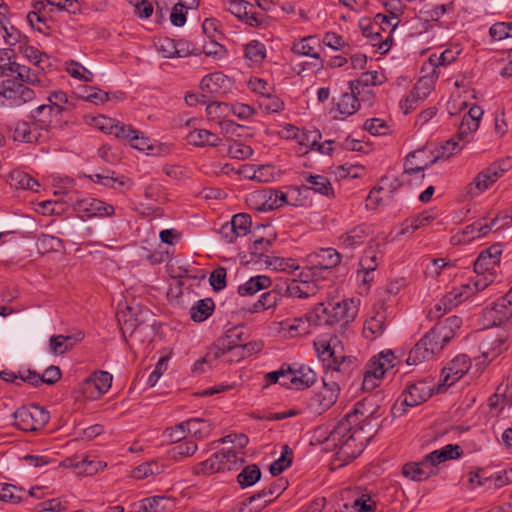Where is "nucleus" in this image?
Listing matches in <instances>:
<instances>
[{
	"label": "nucleus",
	"mask_w": 512,
	"mask_h": 512,
	"mask_svg": "<svg viewBox=\"0 0 512 512\" xmlns=\"http://www.w3.org/2000/svg\"><path fill=\"white\" fill-rule=\"evenodd\" d=\"M340 387L337 382L323 379V387L309 400V408L315 414H322L337 401Z\"/></svg>",
	"instance_id": "nucleus-7"
},
{
	"label": "nucleus",
	"mask_w": 512,
	"mask_h": 512,
	"mask_svg": "<svg viewBox=\"0 0 512 512\" xmlns=\"http://www.w3.org/2000/svg\"><path fill=\"white\" fill-rule=\"evenodd\" d=\"M76 209L83 217H111L115 213V208L111 204L95 198H86L79 200Z\"/></svg>",
	"instance_id": "nucleus-12"
},
{
	"label": "nucleus",
	"mask_w": 512,
	"mask_h": 512,
	"mask_svg": "<svg viewBox=\"0 0 512 512\" xmlns=\"http://www.w3.org/2000/svg\"><path fill=\"white\" fill-rule=\"evenodd\" d=\"M352 512H375L376 502L368 494H362L355 499L352 506Z\"/></svg>",
	"instance_id": "nucleus-60"
},
{
	"label": "nucleus",
	"mask_w": 512,
	"mask_h": 512,
	"mask_svg": "<svg viewBox=\"0 0 512 512\" xmlns=\"http://www.w3.org/2000/svg\"><path fill=\"white\" fill-rule=\"evenodd\" d=\"M318 358L324 365L336 372H345L352 363V358L345 353L344 345L338 337L319 338L314 341Z\"/></svg>",
	"instance_id": "nucleus-4"
},
{
	"label": "nucleus",
	"mask_w": 512,
	"mask_h": 512,
	"mask_svg": "<svg viewBox=\"0 0 512 512\" xmlns=\"http://www.w3.org/2000/svg\"><path fill=\"white\" fill-rule=\"evenodd\" d=\"M0 95L12 106H20L34 99L35 93L27 86L13 80H5L0 84Z\"/></svg>",
	"instance_id": "nucleus-9"
},
{
	"label": "nucleus",
	"mask_w": 512,
	"mask_h": 512,
	"mask_svg": "<svg viewBox=\"0 0 512 512\" xmlns=\"http://www.w3.org/2000/svg\"><path fill=\"white\" fill-rule=\"evenodd\" d=\"M358 300L332 299L318 303L309 313L308 319L316 326H332L342 322L348 324L358 314Z\"/></svg>",
	"instance_id": "nucleus-2"
},
{
	"label": "nucleus",
	"mask_w": 512,
	"mask_h": 512,
	"mask_svg": "<svg viewBox=\"0 0 512 512\" xmlns=\"http://www.w3.org/2000/svg\"><path fill=\"white\" fill-rule=\"evenodd\" d=\"M197 448L198 446L194 440L180 442L172 448V457L177 458L191 456L197 451Z\"/></svg>",
	"instance_id": "nucleus-61"
},
{
	"label": "nucleus",
	"mask_w": 512,
	"mask_h": 512,
	"mask_svg": "<svg viewBox=\"0 0 512 512\" xmlns=\"http://www.w3.org/2000/svg\"><path fill=\"white\" fill-rule=\"evenodd\" d=\"M420 154H421V152L419 151V152L410 153L407 156L405 166H404V174L405 175H407V176L415 175V177L419 178V179L424 178L423 171L426 167H428V165H419V164H414V162H413V159H415Z\"/></svg>",
	"instance_id": "nucleus-59"
},
{
	"label": "nucleus",
	"mask_w": 512,
	"mask_h": 512,
	"mask_svg": "<svg viewBox=\"0 0 512 512\" xmlns=\"http://www.w3.org/2000/svg\"><path fill=\"white\" fill-rule=\"evenodd\" d=\"M39 130L41 129L35 120L32 123L19 121L14 126L13 139L26 143L36 142L41 136Z\"/></svg>",
	"instance_id": "nucleus-25"
},
{
	"label": "nucleus",
	"mask_w": 512,
	"mask_h": 512,
	"mask_svg": "<svg viewBox=\"0 0 512 512\" xmlns=\"http://www.w3.org/2000/svg\"><path fill=\"white\" fill-rule=\"evenodd\" d=\"M245 56L252 63H260L266 57L264 44L256 40L250 41L245 46Z\"/></svg>",
	"instance_id": "nucleus-55"
},
{
	"label": "nucleus",
	"mask_w": 512,
	"mask_h": 512,
	"mask_svg": "<svg viewBox=\"0 0 512 512\" xmlns=\"http://www.w3.org/2000/svg\"><path fill=\"white\" fill-rule=\"evenodd\" d=\"M316 40L311 37L302 38L292 46V51L300 56H309L312 58H319V54L315 50Z\"/></svg>",
	"instance_id": "nucleus-49"
},
{
	"label": "nucleus",
	"mask_w": 512,
	"mask_h": 512,
	"mask_svg": "<svg viewBox=\"0 0 512 512\" xmlns=\"http://www.w3.org/2000/svg\"><path fill=\"white\" fill-rule=\"evenodd\" d=\"M65 108H57L53 105H40L32 111V119L35 120L41 130L47 131L48 129L55 127L59 121L60 116Z\"/></svg>",
	"instance_id": "nucleus-14"
},
{
	"label": "nucleus",
	"mask_w": 512,
	"mask_h": 512,
	"mask_svg": "<svg viewBox=\"0 0 512 512\" xmlns=\"http://www.w3.org/2000/svg\"><path fill=\"white\" fill-rule=\"evenodd\" d=\"M471 360L465 354H459L443 367L438 384V392L459 381L471 368Z\"/></svg>",
	"instance_id": "nucleus-6"
},
{
	"label": "nucleus",
	"mask_w": 512,
	"mask_h": 512,
	"mask_svg": "<svg viewBox=\"0 0 512 512\" xmlns=\"http://www.w3.org/2000/svg\"><path fill=\"white\" fill-rule=\"evenodd\" d=\"M306 187L316 193L326 196L333 194L330 181L322 175H310L306 178Z\"/></svg>",
	"instance_id": "nucleus-45"
},
{
	"label": "nucleus",
	"mask_w": 512,
	"mask_h": 512,
	"mask_svg": "<svg viewBox=\"0 0 512 512\" xmlns=\"http://www.w3.org/2000/svg\"><path fill=\"white\" fill-rule=\"evenodd\" d=\"M19 51L29 62L33 63L36 68L44 71L46 64L49 62V56L47 54L29 45H20Z\"/></svg>",
	"instance_id": "nucleus-39"
},
{
	"label": "nucleus",
	"mask_w": 512,
	"mask_h": 512,
	"mask_svg": "<svg viewBox=\"0 0 512 512\" xmlns=\"http://www.w3.org/2000/svg\"><path fill=\"white\" fill-rule=\"evenodd\" d=\"M129 143L131 147L145 152L147 155L154 154V151L159 149V147L155 145L148 137H145L137 130H135Z\"/></svg>",
	"instance_id": "nucleus-50"
},
{
	"label": "nucleus",
	"mask_w": 512,
	"mask_h": 512,
	"mask_svg": "<svg viewBox=\"0 0 512 512\" xmlns=\"http://www.w3.org/2000/svg\"><path fill=\"white\" fill-rule=\"evenodd\" d=\"M84 338L82 332L74 335H55L49 339V352L53 355H63L71 350L74 345Z\"/></svg>",
	"instance_id": "nucleus-24"
},
{
	"label": "nucleus",
	"mask_w": 512,
	"mask_h": 512,
	"mask_svg": "<svg viewBox=\"0 0 512 512\" xmlns=\"http://www.w3.org/2000/svg\"><path fill=\"white\" fill-rule=\"evenodd\" d=\"M466 293L461 288L454 289L453 291L447 293L443 298L435 305V309L437 311L441 310V305H444V312L451 310L460 304L463 300L467 299L465 297Z\"/></svg>",
	"instance_id": "nucleus-47"
},
{
	"label": "nucleus",
	"mask_w": 512,
	"mask_h": 512,
	"mask_svg": "<svg viewBox=\"0 0 512 512\" xmlns=\"http://www.w3.org/2000/svg\"><path fill=\"white\" fill-rule=\"evenodd\" d=\"M261 477V471L257 465L246 466L241 473L238 474L237 480L242 487L254 485Z\"/></svg>",
	"instance_id": "nucleus-52"
},
{
	"label": "nucleus",
	"mask_w": 512,
	"mask_h": 512,
	"mask_svg": "<svg viewBox=\"0 0 512 512\" xmlns=\"http://www.w3.org/2000/svg\"><path fill=\"white\" fill-rule=\"evenodd\" d=\"M502 249L499 244L492 245L482 251L474 263V271L479 273L493 272L500 262Z\"/></svg>",
	"instance_id": "nucleus-18"
},
{
	"label": "nucleus",
	"mask_w": 512,
	"mask_h": 512,
	"mask_svg": "<svg viewBox=\"0 0 512 512\" xmlns=\"http://www.w3.org/2000/svg\"><path fill=\"white\" fill-rule=\"evenodd\" d=\"M227 81L224 74L215 72L204 76L200 82V87L203 91L208 93H216L220 88L225 86Z\"/></svg>",
	"instance_id": "nucleus-46"
},
{
	"label": "nucleus",
	"mask_w": 512,
	"mask_h": 512,
	"mask_svg": "<svg viewBox=\"0 0 512 512\" xmlns=\"http://www.w3.org/2000/svg\"><path fill=\"white\" fill-rule=\"evenodd\" d=\"M217 461L216 455L214 454L209 459L198 463L194 468L193 472L196 475H210L216 472H220L218 464L215 462Z\"/></svg>",
	"instance_id": "nucleus-64"
},
{
	"label": "nucleus",
	"mask_w": 512,
	"mask_h": 512,
	"mask_svg": "<svg viewBox=\"0 0 512 512\" xmlns=\"http://www.w3.org/2000/svg\"><path fill=\"white\" fill-rule=\"evenodd\" d=\"M350 92L343 93L337 103V108L341 114L352 115L360 107L359 101L356 97V92L359 93L357 85L354 82H350Z\"/></svg>",
	"instance_id": "nucleus-29"
},
{
	"label": "nucleus",
	"mask_w": 512,
	"mask_h": 512,
	"mask_svg": "<svg viewBox=\"0 0 512 512\" xmlns=\"http://www.w3.org/2000/svg\"><path fill=\"white\" fill-rule=\"evenodd\" d=\"M227 153L233 159L245 160L252 156L253 149L241 142L231 141L228 145Z\"/></svg>",
	"instance_id": "nucleus-58"
},
{
	"label": "nucleus",
	"mask_w": 512,
	"mask_h": 512,
	"mask_svg": "<svg viewBox=\"0 0 512 512\" xmlns=\"http://www.w3.org/2000/svg\"><path fill=\"white\" fill-rule=\"evenodd\" d=\"M433 355L434 353L430 351L427 341L423 336L410 350L407 358V364L417 365L425 360L431 359Z\"/></svg>",
	"instance_id": "nucleus-37"
},
{
	"label": "nucleus",
	"mask_w": 512,
	"mask_h": 512,
	"mask_svg": "<svg viewBox=\"0 0 512 512\" xmlns=\"http://www.w3.org/2000/svg\"><path fill=\"white\" fill-rule=\"evenodd\" d=\"M66 71L71 77L83 82H92L94 78L91 71L73 60L67 62Z\"/></svg>",
	"instance_id": "nucleus-54"
},
{
	"label": "nucleus",
	"mask_w": 512,
	"mask_h": 512,
	"mask_svg": "<svg viewBox=\"0 0 512 512\" xmlns=\"http://www.w3.org/2000/svg\"><path fill=\"white\" fill-rule=\"evenodd\" d=\"M111 384L112 376L108 372L99 371L83 382L81 391L87 399L94 400L105 394Z\"/></svg>",
	"instance_id": "nucleus-11"
},
{
	"label": "nucleus",
	"mask_w": 512,
	"mask_h": 512,
	"mask_svg": "<svg viewBox=\"0 0 512 512\" xmlns=\"http://www.w3.org/2000/svg\"><path fill=\"white\" fill-rule=\"evenodd\" d=\"M431 92V85L428 79H420L410 94L401 103V108L405 114L413 110L417 104L426 99Z\"/></svg>",
	"instance_id": "nucleus-22"
},
{
	"label": "nucleus",
	"mask_w": 512,
	"mask_h": 512,
	"mask_svg": "<svg viewBox=\"0 0 512 512\" xmlns=\"http://www.w3.org/2000/svg\"><path fill=\"white\" fill-rule=\"evenodd\" d=\"M237 337L236 331H230L224 337L220 338L219 341H227L228 346H230V348H226V353H232L238 358H244L250 355L255 350L256 344H238L236 341Z\"/></svg>",
	"instance_id": "nucleus-33"
},
{
	"label": "nucleus",
	"mask_w": 512,
	"mask_h": 512,
	"mask_svg": "<svg viewBox=\"0 0 512 512\" xmlns=\"http://www.w3.org/2000/svg\"><path fill=\"white\" fill-rule=\"evenodd\" d=\"M433 385L427 381L410 384L402 394V403L408 407L417 406L427 401L432 395Z\"/></svg>",
	"instance_id": "nucleus-13"
},
{
	"label": "nucleus",
	"mask_w": 512,
	"mask_h": 512,
	"mask_svg": "<svg viewBox=\"0 0 512 512\" xmlns=\"http://www.w3.org/2000/svg\"><path fill=\"white\" fill-rule=\"evenodd\" d=\"M370 229L368 226L361 224L355 226L351 230L343 233L339 237V245L342 249L354 250L360 246L369 236Z\"/></svg>",
	"instance_id": "nucleus-20"
},
{
	"label": "nucleus",
	"mask_w": 512,
	"mask_h": 512,
	"mask_svg": "<svg viewBox=\"0 0 512 512\" xmlns=\"http://www.w3.org/2000/svg\"><path fill=\"white\" fill-rule=\"evenodd\" d=\"M155 47L157 51L164 58H174L175 57V40L170 39L168 37L158 38L155 42Z\"/></svg>",
	"instance_id": "nucleus-62"
},
{
	"label": "nucleus",
	"mask_w": 512,
	"mask_h": 512,
	"mask_svg": "<svg viewBox=\"0 0 512 512\" xmlns=\"http://www.w3.org/2000/svg\"><path fill=\"white\" fill-rule=\"evenodd\" d=\"M164 469L165 466L162 463L152 460L142 463L136 468H134L131 473V476L137 480H142L150 476L158 475L162 473Z\"/></svg>",
	"instance_id": "nucleus-40"
},
{
	"label": "nucleus",
	"mask_w": 512,
	"mask_h": 512,
	"mask_svg": "<svg viewBox=\"0 0 512 512\" xmlns=\"http://www.w3.org/2000/svg\"><path fill=\"white\" fill-rule=\"evenodd\" d=\"M143 322L144 319L134 314L131 307H128L127 311L122 312L119 316V323L124 335L126 333L133 334L135 330L143 324Z\"/></svg>",
	"instance_id": "nucleus-43"
},
{
	"label": "nucleus",
	"mask_w": 512,
	"mask_h": 512,
	"mask_svg": "<svg viewBox=\"0 0 512 512\" xmlns=\"http://www.w3.org/2000/svg\"><path fill=\"white\" fill-rule=\"evenodd\" d=\"M399 186V183H398V180L397 179H392L390 180L389 178H382L381 179V182H380V185L373 188L369 195H368V200L369 201H374L375 203L379 204V203H382L385 199L384 197H379V194L381 192H386V198H389L390 197V194L395 191Z\"/></svg>",
	"instance_id": "nucleus-41"
},
{
	"label": "nucleus",
	"mask_w": 512,
	"mask_h": 512,
	"mask_svg": "<svg viewBox=\"0 0 512 512\" xmlns=\"http://www.w3.org/2000/svg\"><path fill=\"white\" fill-rule=\"evenodd\" d=\"M0 34L5 45L12 47L20 42L21 33L10 25L8 17L4 12H0Z\"/></svg>",
	"instance_id": "nucleus-36"
},
{
	"label": "nucleus",
	"mask_w": 512,
	"mask_h": 512,
	"mask_svg": "<svg viewBox=\"0 0 512 512\" xmlns=\"http://www.w3.org/2000/svg\"><path fill=\"white\" fill-rule=\"evenodd\" d=\"M24 490L8 483H0V501L5 503H19L22 501Z\"/></svg>",
	"instance_id": "nucleus-48"
},
{
	"label": "nucleus",
	"mask_w": 512,
	"mask_h": 512,
	"mask_svg": "<svg viewBox=\"0 0 512 512\" xmlns=\"http://www.w3.org/2000/svg\"><path fill=\"white\" fill-rule=\"evenodd\" d=\"M312 324L308 319V314L303 317L294 319H286L279 323L280 332L289 335L290 337H296L301 334L308 332L309 326Z\"/></svg>",
	"instance_id": "nucleus-27"
},
{
	"label": "nucleus",
	"mask_w": 512,
	"mask_h": 512,
	"mask_svg": "<svg viewBox=\"0 0 512 512\" xmlns=\"http://www.w3.org/2000/svg\"><path fill=\"white\" fill-rule=\"evenodd\" d=\"M358 411L346 415L339 421L326 438L327 447L333 449L338 460L348 463L356 458L363 450L361 428L357 427Z\"/></svg>",
	"instance_id": "nucleus-1"
},
{
	"label": "nucleus",
	"mask_w": 512,
	"mask_h": 512,
	"mask_svg": "<svg viewBox=\"0 0 512 512\" xmlns=\"http://www.w3.org/2000/svg\"><path fill=\"white\" fill-rule=\"evenodd\" d=\"M459 455L460 447L449 444L426 455L421 462L405 464L402 468V474L410 480L423 481L436 473L435 468L438 464L455 459Z\"/></svg>",
	"instance_id": "nucleus-3"
},
{
	"label": "nucleus",
	"mask_w": 512,
	"mask_h": 512,
	"mask_svg": "<svg viewBox=\"0 0 512 512\" xmlns=\"http://www.w3.org/2000/svg\"><path fill=\"white\" fill-rule=\"evenodd\" d=\"M475 273L476 276L473 279L461 286L466 293L465 297L469 298L474 293L485 289L495 280L494 272Z\"/></svg>",
	"instance_id": "nucleus-31"
},
{
	"label": "nucleus",
	"mask_w": 512,
	"mask_h": 512,
	"mask_svg": "<svg viewBox=\"0 0 512 512\" xmlns=\"http://www.w3.org/2000/svg\"><path fill=\"white\" fill-rule=\"evenodd\" d=\"M287 292L292 297L308 298L317 292V287L312 282L293 280L287 286Z\"/></svg>",
	"instance_id": "nucleus-42"
},
{
	"label": "nucleus",
	"mask_w": 512,
	"mask_h": 512,
	"mask_svg": "<svg viewBox=\"0 0 512 512\" xmlns=\"http://www.w3.org/2000/svg\"><path fill=\"white\" fill-rule=\"evenodd\" d=\"M1 76H9L16 73L18 78L33 86L46 87L49 85V79L40 69H31L17 62H9L5 66H0Z\"/></svg>",
	"instance_id": "nucleus-8"
},
{
	"label": "nucleus",
	"mask_w": 512,
	"mask_h": 512,
	"mask_svg": "<svg viewBox=\"0 0 512 512\" xmlns=\"http://www.w3.org/2000/svg\"><path fill=\"white\" fill-rule=\"evenodd\" d=\"M424 338L427 341L430 351L434 354L440 352L444 348L445 344L451 340L449 338V331L445 328L439 327L438 325L426 333Z\"/></svg>",
	"instance_id": "nucleus-28"
},
{
	"label": "nucleus",
	"mask_w": 512,
	"mask_h": 512,
	"mask_svg": "<svg viewBox=\"0 0 512 512\" xmlns=\"http://www.w3.org/2000/svg\"><path fill=\"white\" fill-rule=\"evenodd\" d=\"M186 434H191L195 440L207 437L211 432V424L200 418H193L183 422Z\"/></svg>",
	"instance_id": "nucleus-38"
},
{
	"label": "nucleus",
	"mask_w": 512,
	"mask_h": 512,
	"mask_svg": "<svg viewBox=\"0 0 512 512\" xmlns=\"http://www.w3.org/2000/svg\"><path fill=\"white\" fill-rule=\"evenodd\" d=\"M258 104L266 113H279L284 109V102L271 93L266 97L259 98Z\"/></svg>",
	"instance_id": "nucleus-57"
},
{
	"label": "nucleus",
	"mask_w": 512,
	"mask_h": 512,
	"mask_svg": "<svg viewBox=\"0 0 512 512\" xmlns=\"http://www.w3.org/2000/svg\"><path fill=\"white\" fill-rule=\"evenodd\" d=\"M292 462V451L288 445L282 446V452L280 458L275 460L270 465V472L273 476L281 474L286 468L290 466Z\"/></svg>",
	"instance_id": "nucleus-53"
},
{
	"label": "nucleus",
	"mask_w": 512,
	"mask_h": 512,
	"mask_svg": "<svg viewBox=\"0 0 512 512\" xmlns=\"http://www.w3.org/2000/svg\"><path fill=\"white\" fill-rule=\"evenodd\" d=\"M230 224L236 231V236L243 237L250 231L251 218L248 214L240 213L232 217Z\"/></svg>",
	"instance_id": "nucleus-56"
},
{
	"label": "nucleus",
	"mask_w": 512,
	"mask_h": 512,
	"mask_svg": "<svg viewBox=\"0 0 512 512\" xmlns=\"http://www.w3.org/2000/svg\"><path fill=\"white\" fill-rule=\"evenodd\" d=\"M477 127H475V124L473 122H465V121H461L460 123V126H459V130H458V134H457V139L458 141L456 140V138H452L450 140H448L442 147H441V152L439 153V155H437L432 161L431 163H434L436 162L440 157L441 158H448L450 157L451 155L457 153V151H460L464 145L460 146L459 145V142L460 141H464V143H468L471 141V136L474 132L477 131Z\"/></svg>",
	"instance_id": "nucleus-10"
},
{
	"label": "nucleus",
	"mask_w": 512,
	"mask_h": 512,
	"mask_svg": "<svg viewBox=\"0 0 512 512\" xmlns=\"http://www.w3.org/2000/svg\"><path fill=\"white\" fill-rule=\"evenodd\" d=\"M266 195L267 193H265V189L253 191L247 195L246 203L251 209L260 212H265L264 206L266 201Z\"/></svg>",
	"instance_id": "nucleus-63"
},
{
	"label": "nucleus",
	"mask_w": 512,
	"mask_h": 512,
	"mask_svg": "<svg viewBox=\"0 0 512 512\" xmlns=\"http://www.w3.org/2000/svg\"><path fill=\"white\" fill-rule=\"evenodd\" d=\"M308 262L315 268L331 269L341 261V255L333 248H322L308 255Z\"/></svg>",
	"instance_id": "nucleus-19"
},
{
	"label": "nucleus",
	"mask_w": 512,
	"mask_h": 512,
	"mask_svg": "<svg viewBox=\"0 0 512 512\" xmlns=\"http://www.w3.org/2000/svg\"><path fill=\"white\" fill-rule=\"evenodd\" d=\"M484 316L492 325H502L512 317V303L506 298L501 297L491 308L485 310Z\"/></svg>",
	"instance_id": "nucleus-17"
},
{
	"label": "nucleus",
	"mask_w": 512,
	"mask_h": 512,
	"mask_svg": "<svg viewBox=\"0 0 512 512\" xmlns=\"http://www.w3.org/2000/svg\"><path fill=\"white\" fill-rule=\"evenodd\" d=\"M385 330V315L377 311L364 323L363 334L367 339L373 340L380 337Z\"/></svg>",
	"instance_id": "nucleus-30"
},
{
	"label": "nucleus",
	"mask_w": 512,
	"mask_h": 512,
	"mask_svg": "<svg viewBox=\"0 0 512 512\" xmlns=\"http://www.w3.org/2000/svg\"><path fill=\"white\" fill-rule=\"evenodd\" d=\"M214 302L210 298L199 300L190 309V317L195 322L206 320L213 312Z\"/></svg>",
	"instance_id": "nucleus-44"
},
{
	"label": "nucleus",
	"mask_w": 512,
	"mask_h": 512,
	"mask_svg": "<svg viewBox=\"0 0 512 512\" xmlns=\"http://www.w3.org/2000/svg\"><path fill=\"white\" fill-rule=\"evenodd\" d=\"M139 512H163L173 506V501L164 496L145 498L137 505Z\"/></svg>",
	"instance_id": "nucleus-35"
},
{
	"label": "nucleus",
	"mask_w": 512,
	"mask_h": 512,
	"mask_svg": "<svg viewBox=\"0 0 512 512\" xmlns=\"http://www.w3.org/2000/svg\"><path fill=\"white\" fill-rule=\"evenodd\" d=\"M186 140L189 144L197 147H216L220 145L221 138L206 129H195L188 133Z\"/></svg>",
	"instance_id": "nucleus-26"
},
{
	"label": "nucleus",
	"mask_w": 512,
	"mask_h": 512,
	"mask_svg": "<svg viewBox=\"0 0 512 512\" xmlns=\"http://www.w3.org/2000/svg\"><path fill=\"white\" fill-rule=\"evenodd\" d=\"M15 425L23 431H37L49 421L48 412L37 405L24 406L14 412Z\"/></svg>",
	"instance_id": "nucleus-5"
},
{
	"label": "nucleus",
	"mask_w": 512,
	"mask_h": 512,
	"mask_svg": "<svg viewBox=\"0 0 512 512\" xmlns=\"http://www.w3.org/2000/svg\"><path fill=\"white\" fill-rule=\"evenodd\" d=\"M497 171L490 166L479 172L473 181L466 187V193L470 197H476L488 189L498 180Z\"/></svg>",
	"instance_id": "nucleus-16"
},
{
	"label": "nucleus",
	"mask_w": 512,
	"mask_h": 512,
	"mask_svg": "<svg viewBox=\"0 0 512 512\" xmlns=\"http://www.w3.org/2000/svg\"><path fill=\"white\" fill-rule=\"evenodd\" d=\"M293 371L296 376V389L308 388L316 381V373L308 366H301Z\"/></svg>",
	"instance_id": "nucleus-51"
},
{
	"label": "nucleus",
	"mask_w": 512,
	"mask_h": 512,
	"mask_svg": "<svg viewBox=\"0 0 512 512\" xmlns=\"http://www.w3.org/2000/svg\"><path fill=\"white\" fill-rule=\"evenodd\" d=\"M220 472L239 469L244 463V453L227 448L215 453Z\"/></svg>",
	"instance_id": "nucleus-21"
},
{
	"label": "nucleus",
	"mask_w": 512,
	"mask_h": 512,
	"mask_svg": "<svg viewBox=\"0 0 512 512\" xmlns=\"http://www.w3.org/2000/svg\"><path fill=\"white\" fill-rule=\"evenodd\" d=\"M271 286V279L265 275L251 277L248 281L238 287L241 296H252L260 290Z\"/></svg>",
	"instance_id": "nucleus-34"
},
{
	"label": "nucleus",
	"mask_w": 512,
	"mask_h": 512,
	"mask_svg": "<svg viewBox=\"0 0 512 512\" xmlns=\"http://www.w3.org/2000/svg\"><path fill=\"white\" fill-rule=\"evenodd\" d=\"M8 183L16 189L38 191L40 184L36 179L24 171L14 170L9 174Z\"/></svg>",
	"instance_id": "nucleus-32"
},
{
	"label": "nucleus",
	"mask_w": 512,
	"mask_h": 512,
	"mask_svg": "<svg viewBox=\"0 0 512 512\" xmlns=\"http://www.w3.org/2000/svg\"><path fill=\"white\" fill-rule=\"evenodd\" d=\"M498 221L499 217H493L490 222H487L486 217L476 220L463 229L459 241L470 242L485 237L494 229Z\"/></svg>",
	"instance_id": "nucleus-15"
},
{
	"label": "nucleus",
	"mask_w": 512,
	"mask_h": 512,
	"mask_svg": "<svg viewBox=\"0 0 512 512\" xmlns=\"http://www.w3.org/2000/svg\"><path fill=\"white\" fill-rule=\"evenodd\" d=\"M383 247V242L373 240L370 243L369 247L365 250L363 256L361 257L359 262V268L362 269V271L375 272L379 260L382 258L383 255Z\"/></svg>",
	"instance_id": "nucleus-23"
}]
</instances>
